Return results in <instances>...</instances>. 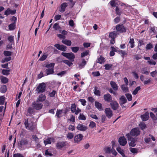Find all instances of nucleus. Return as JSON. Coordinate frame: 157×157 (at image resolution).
Masks as SVG:
<instances>
[{"label": "nucleus", "mask_w": 157, "mask_h": 157, "mask_svg": "<svg viewBox=\"0 0 157 157\" xmlns=\"http://www.w3.org/2000/svg\"><path fill=\"white\" fill-rule=\"evenodd\" d=\"M140 132L139 129L137 128H135L132 129L130 132L127 134L126 136L128 140H129L132 136H137L140 135Z\"/></svg>", "instance_id": "nucleus-1"}, {"label": "nucleus", "mask_w": 157, "mask_h": 157, "mask_svg": "<svg viewBox=\"0 0 157 157\" xmlns=\"http://www.w3.org/2000/svg\"><path fill=\"white\" fill-rule=\"evenodd\" d=\"M24 124L26 128L29 130L33 131L36 128V126L33 122L31 121H28V118L25 119Z\"/></svg>", "instance_id": "nucleus-2"}, {"label": "nucleus", "mask_w": 157, "mask_h": 157, "mask_svg": "<svg viewBox=\"0 0 157 157\" xmlns=\"http://www.w3.org/2000/svg\"><path fill=\"white\" fill-rule=\"evenodd\" d=\"M46 85L44 83H42L40 84L37 87L36 89V91L38 93H41L44 92L46 89Z\"/></svg>", "instance_id": "nucleus-3"}, {"label": "nucleus", "mask_w": 157, "mask_h": 157, "mask_svg": "<svg viewBox=\"0 0 157 157\" xmlns=\"http://www.w3.org/2000/svg\"><path fill=\"white\" fill-rule=\"evenodd\" d=\"M61 55L63 56L66 57L67 58L71 60V61H74L75 58L74 54L72 52L66 53L62 52Z\"/></svg>", "instance_id": "nucleus-4"}, {"label": "nucleus", "mask_w": 157, "mask_h": 157, "mask_svg": "<svg viewBox=\"0 0 157 157\" xmlns=\"http://www.w3.org/2000/svg\"><path fill=\"white\" fill-rule=\"evenodd\" d=\"M116 28L117 32L120 33L126 32V29L122 24H119L116 26Z\"/></svg>", "instance_id": "nucleus-5"}, {"label": "nucleus", "mask_w": 157, "mask_h": 157, "mask_svg": "<svg viewBox=\"0 0 157 157\" xmlns=\"http://www.w3.org/2000/svg\"><path fill=\"white\" fill-rule=\"evenodd\" d=\"M32 106L34 109L40 110L42 108L43 105L41 103H37L34 101L32 103Z\"/></svg>", "instance_id": "nucleus-6"}, {"label": "nucleus", "mask_w": 157, "mask_h": 157, "mask_svg": "<svg viewBox=\"0 0 157 157\" xmlns=\"http://www.w3.org/2000/svg\"><path fill=\"white\" fill-rule=\"evenodd\" d=\"M83 137V135L81 134H78L74 137V140L75 143L78 144L82 140Z\"/></svg>", "instance_id": "nucleus-7"}, {"label": "nucleus", "mask_w": 157, "mask_h": 157, "mask_svg": "<svg viewBox=\"0 0 157 157\" xmlns=\"http://www.w3.org/2000/svg\"><path fill=\"white\" fill-rule=\"evenodd\" d=\"M71 111L72 113H75L77 115L81 112V110L77 108L76 110V106L75 104H73L71 106Z\"/></svg>", "instance_id": "nucleus-8"}, {"label": "nucleus", "mask_w": 157, "mask_h": 157, "mask_svg": "<svg viewBox=\"0 0 157 157\" xmlns=\"http://www.w3.org/2000/svg\"><path fill=\"white\" fill-rule=\"evenodd\" d=\"M128 141L129 145L130 147H134L136 145V142L137 141L136 138H133L131 137L129 140H128Z\"/></svg>", "instance_id": "nucleus-9"}, {"label": "nucleus", "mask_w": 157, "mask_h": 157, "mask_svg": "<svg viewBox=\"0 0 157 157\" xmlns=\"http://www.w3.org/2000/svg\"><path fill=\"white\" fill-rule=\"evenodd\" d=\"M118 142L120 145L124 146L127 143L126 139L124 136L121 137L119 139Z\"/></svg>", "instance_id": "nucleus-10"}, {"label": "nucleus", "mask_w": 157, "mask_h": 157, "mask_svg": "<svg viewBox=\"0 0 157 157\" xmlns=\"http://www.w3.org/2000/svg\"><path fill=\"white\" fill-rule=\"evenodd\" d=\"M66 141L58 142L56 144V147L57 149L62 148L66 145Z\"/></svg>", "instance_id": "nucleus-11"}, {"label": "nucleus", "mask_w": 157, "mask_h": 157, "mask_svg": "<svg viewBox=\"0 0 157 157\" xmlns=\"http://www.w3.org/2000/svg\"><path fill=\"white\" fill-rule=\"evenodd\" d=\"M106 117L109 118L111 117L113 115L111 109L110 108H106L105 110Z\"/></svg>", "instance_id": "nucleus-12"}, {"label": "nucleus", "mask_w": 157, "mask_h": 157, "mask_svg": "<svg viewBox=\"0 0 157 157\" xmlns=\"http://www.w3.org/2000/svg\"><path fill=\"white\" fill-rule=\"evenodd\" d=\"M54 46L56 47L58 49L62 51L65 52L66 51L67 47L64 45H60L59 44H55Z\"/></svg>", "instance_id": "nucleus-13"}, {"label": "nucleus", "mask_w": 157, "mask_h": 157, "mask_svg": "<svg viewBox=\"0 0 157 157\" xmlns=\"http://www.w3.org/2000/svg\"><path fill=\"white\" fill-rule=\"evenodd\" d=\"M76 128L78 130L82 131H85L87 129L86 126L81 124H78L76 127Z\"/></svg>", "instance_id": "nucleus-14"}, {"label": "nucleus", "mask_w": 157, "mask_h": 157, "mask_svg": "<svg viewBox=\"0 0 157 157\" xmlns=\"http://www.w3.org/2000/svg\"><path fill=\"white\" fill-rule=\"evenodd\" d=\"M110 103L112 108L114 110H116L118 109L119 106L118 103L115 101H112Z\"/></svg>", "instance_id": "nucleus-15"}, {"label": "nucleus", "mask_w": 157, "mask_h": 157, "mask_svg": "<svg viewBox=\"0 0 157 157\" xmlns=\"http://www.w3.org/2000/svg\"><path fill=\"white\" fill-rule=\"evenodd\" d=\"M103 98L105 101L107 102H110L112 101V97L109 93L105 94L104 95Z\"/></svg>", "instance_id": "nucleus-16"}, {"label": "nucleus", "mask_w": 157, "mask_h": 157, "mask_svg": "<svg viewBox=\"0 0 157 157\" xmlns=\"http://www.w3.org/2000/svg\"><path fill=\"white\" fill-rule=\"evenodd\" d=\"M16 10H12L10 8H8L5 12L4 14L6 15H8L10 14L13 15L16 13Z\"/></svg>", "instance_id": "nucleus-17"}, {"label": "nucleus", "mask_w": 157, "mask_h": 157, "mask_svg": "<svg viewBox=\"0 0 157 157\" xmlns=\"http://www.w3.org/2000/svg\"><path fill=\"white\" fill-rule=\"evenodd\" d=\"M46 98V97L44 95L41 94L39 96L38 98L37 99L36 102H39L44 101Z\"/></svg>", "instance_id": "nucleus-18"}, {"label": "nucleus", "mask_w": 157, "mask_h": 157, "mask_svg": "<svg viewBox=\"0 0 157 157\" xmlns=\"http://www.w3.org/2000/svg\"><path fill=\"white\" fill-rule=\"evenodd\" d=\"M54 69L53 68H49L46 69L45 71L46 72L45 75H49L53 74L54 72Z\"/></svg>", "instance_id": "nucleus-19"}, {"label": "nucleus", "mask_w": 157, "mask_h": 157, "mask_svg": "<svg viewBox=\"0 0 157 157\" xmlns=\"http://www.w3.org/2000/svg\"><path fill=\"white\" fill-rule=\"evenodd\" d=\"M149 137H147L145 138L144 141L145 142L147 143H149L151 141V139L152 140L155 141V138L153 136L151 135H149Z\"/></svg>", "instance_id": "nucleus-20"}, {"label": "nucleus", "mask_w": 157, "mask_h": 157, "mask_svg": "<svg viewBox=\"0 0 157 157\" xmlns=\"http://www.w3.org/2000/svg\"><path fill=\"white\" fill-rule=\"evenodd\" d=\"M141 117L143 121H147L149 117L148 113L147 112L144 114L141 115Z\"/></svg>", "instance_id": "nucleus-21"}, {"label": "nucleus", "mask_w": 157, "mask_h": 157, "mask_svg": "<svg viewBox=\"0 0 157 157\" xmlns=\"http://www.w3.org/2000/svg\"><path fill=\"white\" fill-rule=\"evenodd\" d=\"M119 103L120 105L124 104L127 102V100L124 96H121L120 98Z\"/></svg>", "instance_id": "nucleus-22"}, {"label": "nucleus", "mask_w": 157, "mask_h": 157, "mask_svg": "<svg viewBox=\"0 0 157 157\" xmlns=\"http://www.w3.org/2000/svg\"><path fill=\"white\" fill-rule=\"evenodd\" d=\"M67 6V3L65 2L62 3L60 6V11L61 12L63 13L64 12L66 7Z\"/></svg>", "instance_id": "nucleus-23"}, {"label": "nucleus", "mask_w": 157, "mask_h": 157, "mask_svg": "<svg viewBox=\"0 0 157 157\" xmlns=\"http://www.w3.org/2000/svg\"><path fill=\"white\" fill-rule=\"evenodd\" d=\"M27 116H29L30 115L33 114L35 112L34 109L33 108L29 107L27 110Z\"/></svg>", "instance_id": "nucleus-24"}, {"label": "nucleus", "mask_w": 157, "mask_h": 157, "mask_svg": "<svg viewBox=\"0 0 157 157\" xmlns=\"http://www.w3.org/2000/svg\"><path fill=\"white\" fill-rule=\"evenodd\" d=\"M110 84L113 89L115 90H117L118 89V86L115 82L111 81L110 82Z\"/></svg>", "instance_id": "nucleus-25"}, {"label": "nucleus", "mask_w": 157, "mask_h": 157, "mask_svg": "<svg viewBox=\"0 0 157 157\" xmlns=\"http://www.w3.org/2000/svg\"><path fill=\"white\" fill-rule=\"evenodd\" d=\"M95 105L96 107L100 111L103 110L102 105L101 103L98 101H95Z\"/></svg>", "instance_id": "nucleus-26"}, {"label": "nucleus", "mask_w": 157, "mask_h": 157, "mask_svg": "<svg viewBox=\"0 0 157 157\" xmlns=\"http://www.w3.org/2000/svg\"><path fill=\"white\" fill-rule=\"evenodd\" d=\"M62 42L63 44L68 46H71V41L67 39H63L62 40Z\"/></svg>", "instance_id": "nucleus-27"}, {"label": "nucleus", "mask_w": 157, "mask_h": 157, "mask_svg": "<svg viewBox=\"0 0 157 157\" xmlns=\"http://www.w3.org/2000/svg\"><path fill=\"white\" fill-rule=\"evenodd\" d=\"M86 63V61L84 59L82 60V63L78 64V68L81 69L84 67V66Z\"/></svg>", "instance_id": "nucleus-28"}, {"label": "nucleus", "mask_w": 157, "mask_h": 157, "mask_svg": "<svg viewBox=\"0 0 157 157\" xmlns=\"http://www.w3.org/2000/svg\"><path fill=\"white\" fill-rule=\"evenodd\" d=\"M28 143V142L27 140L25 139H22L18 143V144L20 146H22V145H26Z\"/></svg>", "instance_id": "nucleus-29"}, {"label": "nucleus", "mask_w": 157, "mask_h": 157, "mask_svg": "<svg viewBox=\"0 0 157 157\" xmlns=\"http://www.w3.org/2000/svg\"><path fill=\"white\" fill-rule=\"evenodd\" d=\"M121 87L122 90L124 92L126 93L128 91V88L127 85H123L121 86Z\"/></svg>", "instance_id": "nucleus-30"}, {"label": "nucleus", "mask_w": 157, "mask_h": 157, "mask_svg": "<svg viewBox=\"0 0 157 157\" xmlns=\"http://www.w3.org/2000/svg\"><path fill=\"white\" fill-rule=\"evenodd\" d=\"M117 33L114 31L110 33L109 37L111 39L115 38L116 37Z\"/></svg>", "instance_id": "nucleus-31"}, {"label": "nucleus", "mask_w": 157, "mask_h": 157, "mask_svg": "<svg viewBox=\"0 0 157 157\" xmlns=\"http://www.w3.org/2000/svg\"><path fill=\"white\" fill-rule=\"evenodd\" d=\"M52 138H48L46 139L45 140H44V142L45 145H46L47 144H50L52 143Z\"/></svg>", "instance_id": "nucleus-32"}, {"label": "nucleus", "mask_w": 157, "mask_h": 157, "mask_svg": "<svg viewBox=\"0 0 157 157\" xmlns=\"http://www.w3.org/2000/svg\"><path fill=\"white\" fill-rule=\"evenodd\" d=\"M105 61V59L102 56H101L100 57L98 58L97 63L100 64H102Z\"/></svg>", "instance_id": "nucleus-33"}, {"label": "nucleus", "mask_w": 157, "mask_h": 157, "mask_svg": "<svg viewBox=\"0 0 157 157\" xmlns=\"http://www.w3.org/2000/svg\"><path fill=\"white\" fill-rule=\"evenodd\" d=\"M117 150L123 157H125V155L123 152V150L120 147H117Z\"/></svg>", "instance_id": "nucleus-34"}, {"label": "nucleus", "mask_w": 157, "mask_h": 157, "mask_svg": "<svg viewBox=\"0 0 157 157\" xmlns=\"http://www.w3.org/2000/svg\"><path fill=\"white\" fill-rule=\"evenodd\" d=\"M94 90V94L96 95L99 96L100 95V91L99 90H98V87L96 86L95 87Z\"/></svg>", "instance_id": "nucleus-35"}, {"label": "nucleus", "mask_w": 157, "mask_h": 157, "mask_svg": "<svg viewBox=\"0 0 157 157\" xmlns=\"http://www.w3.org/2000/svg\"><path fill=\"white\" fill-rule=\"evenodd\" d=\"M1 82L3 83H6L8 82V79L6 77L2 76L1 77Z\"/></svg>", "instance_id": "nucleus-36"}, {"label": "nucleus", "mask_w": 157, "mask_h": 157, "mask_svg": "<svg viewBox=\"0 0 157 157\" xmlns=\"http://www.w3.org/2000/svg\"><path fill=\"white\" fill-rule=\"evenodd\" d=\"M142 57V56L141 55L139 54H137L134 56L133 59L137 60L141 59Z\"/></svg>", "instance_id": "nucleus-37"}, {"label": "nucleus", "mask_w": 157, "mask_h": 157, "mask_svg": "<svg viewBox=\"0 0 157 157\" xmlns=\"http://www.w3.org/2000/svg\"><path fill=\"white\" fill-rule=\"evenodd\" d=\"M1 91L2 92L4 93L6 92L7 90L6 87L5 85H2L1 88Z\"/></svg>", "instance_id": "nucleus-38"}, {"label": "nucleus", "mask_w": 157, "mask_h": 157, "mask_svg": "<svg viewBox=\"0 0 157 157\" xmlns=\"http://www.w3.org/2000/svg\"><path fill=\"white\" fill-rule=\"evenodd\" d=\"M140 89L141 88L140 86H138L135 89V90L132 92V94L133 95H136L137 94L138 91L139 90H140Z\"/></svg>", "instance_id": "nucleus-39"}, {"label": "nucleus", "mask_w": 157, "mask_h": 157, "mask_svg": "<svg viewBox=\"0 0 157 157\" xmlns=\"http://www.w3.org/2000/svg\"><path fill=\"white\" fill-rule=\"evenodd\" d=\"M129 43L131 45V48H133L134 47V41L133 39L130 38Z\"/></svg>", "instance_id": "nucleus-40"}, {"label": "nucleus", "mask_w": 157, "mask_h": 157, "mask_svg": "<svg viewBox=\"0 0 157 157\" xmlns=\"http://www.w3.org/2000/svg\"><path fill=\"white\" fill-rule=\"evenodd\" d=\"M15 24L13 22L12 24H10L9 25V29L10 30H13L15 28Z\"/></svg>", "instance_id": "nucleus-41"}, {"label": "nucleus", "mask_w": 157, "mask_h": 157, "mask_svg": "<svg viewBox=\"0 0 157 157\" xmlns=\"http://www.w3.org/2000/svg\"><path fill=\"white\" fill-rule=\"evenodd\" d=\"M71 48L72 51L74 53L77 52L79 49V48L78 47H72Z\"/></svg>", "instance_id": "nucleus-42"}, {"label": "nucleus", "mask_w": 157, "mask_h": 157, "mask_svg": "<svg viewBox=\"0 0 157 157\" xmlns=\"http://www.w3.org/2000/svg\"><path fill=\"white\" fill-rule=\"evenodd\" d=\"M10 71L9 70L3 69L2 70V73L3 75H7L10 74Z\"/></svg>", "instance_id": "nucleus-43"}, {"label": "nucleus", "mask_w": 157, "mask_h": 157, "mask_svg": "<svg viewBox=\"0 0 157 157\" xmlns=\"http://www.w3.org/2000/svg\"><path fill=\"white\" fill-rule=\"evenodd\" d=\"M116 13L118 15H120L122 13L121 10L118 8L117 7H116Z\"/></svg>", "instance_id": "nucleus-44"}, {"label": "nucleus", "mask_w": 157, "mask_h": 157, "mask_svg": "<svg viewBox=\"0 0 157 157\" xmlns=\"http://www.w3.org/2000/svg\"><path fill=\"white\" fill-rule=\"evenodd\" d=\"M139 126L141 129L142 130L145 129L146 127V125L143 122L140 123L139 124Z\"/></svg>", "instance_id": "nucleus-45"}, {"label": "nucleus", "mask_w": 157, "mask_h": 157, "mask_svg": "<svg viewBox=\"0 0 157 157\" xmlns=\"http://www.w3.org/2000/svg\"><path fill=\"white\" fill-rule=\"evenodd\" d=\"M8 40L10 43H13L14 42V36H10L8 37Z\"/></svg>", "instance_id": "nucleus-46"}, {"label": "nucleus", "mask_w": 157, "mask_h": 157, "mask_svg": "<svg viewBox=\"0 0 157 157\" xmlns=\"http://www.w3.org/2000/svg\"><path fill=\"white\" fill-rule=\"evenodd\" d=\"M5 97L2 96L0 97V105H3L4 103Z\"/></svg>", "instance_id": "nucleus-47"}, {"label": "nucleus", "mask_w": 157, "mask_h": 157, "mask_svg": "<svg viewBox=\"0 0 157 157\" xmlns=\"http://www.w3.org/2000/svg\"><path fill=\"white\" fill-rule=\"evenodd\" d=\"M118 52L119 53H121V56L123 58H124V56L125 55H127V53L125 51L122 50H119Z\"/></svg>", "instance_id": "nucleus-48"}, {"label": "nucleus", "mask_w": 157, "mask_h": 157, "mask_svg": "<svg viewBox=\"0 0 157 157\" xmlns=\"http://www.w3.org/2000/svg\"><path fill=\"white\" fill-rule=\"evenodd\" d=\"M74 137V134L71 132H69L67 135V137L70 139H72Z\"/></svg>", "instance_id": "nucleus-49"}, {"label": "nucleus", "mask_w": 157, "mask_h": 157, "mask_svg": "<svg viewBox=\"0 0 157 157\" xmlns=\"http://www.w3.org/2000/svg\"><path fill=\"white\" fill-rule=\"evenodd\" d=\"M55 65V63H52L49 64H47L45 66V67L46 68H54Z\"/></svg>", "instance_id": "nucleus-50"}, {"label": "nucleus", "mask_w": 157, "mask_h": 157, "mask_svg": "<svg viewBox=\"0 0 157 157\" xmlns=\"http://www.w3.org/2000/svg\"><path fill=\"white\" fill-rule=\"evenodd\" d=\"M63 62L67 64L69 66H71L73 64L72 63L67 60H63Z\"/></svg>", "instance_id": "nucleus-51"}, {"label": "nucleus", "mask_w": 157, "mask_h": 157, "mask_svg": "<svg viewBox=\"0 0 157 157\" xmlns=\"http://www.w3.org/2000/svg\"><path fill=\"white\" fill-rule=\"evenodd\" d=\"M125 96L129 101H130L132 100V97L131 94H126Z\"/></svg>", "instance_id": "nucleus-52"}, {"label": "nucleus", "mask_w": 157, "mask_h": 157, "mask_svg": "<svg viewBox=\"0 0 157 157\" xmlns=\"http://www.w3.org/2000/svg\"><path fill=\"white\" fill-rule=\"evenodd\" d=\"M104 150L106 153H109L112 151V149L110 147H106L104 148Z\"/></svg>", "instance_id": "nucleus-53"}, {"label": "nucleus", "mask_w": 157, "mask_h": 157, "mask_svg": "<svg viewBox=\"0 0 157 157\" xmlns=\"http://www.w3.org/2000/svg\"><path fill=\"white\" fill-rule=\"evenodd\" d=\"M89 126L91 128H93L96 126V124L94 121H91L90 122Z\"/></svg>", "instance_id": "nucleus-54"}, {"label": "nucleus", "mask_w": 157, "mask_h": 157, "mask_svg": "<svg viewBox=\"0 0 157 157\" xmlns=\"http://www.w3.org/2000/svg\"><path fill=\"white\" fill-rule=\"evenodd\" d=\"M78 119L80 120H85L86 119L85 117L82 114L80 113L79 116L78 117Z\"/></svg>", "instance_id": "nucleus-55"}, {"label": "nucleus", "mask_w": 157, "mask_h": 157, "mask_svg": "<svg viewBox=\"0 0 157 157\" xmlns=\"http://www.w3.org/2000/svg\"><path fill=\"white\" fill-rule=\"evenodd\" d=\"M130 151L133 153H136L138 152V150L137 149L135 148H130Z\"/></svg>", "instance_id": "nucleus-56"}, {"label": "nucleus", "mask_w": 157, "mask_h": 157, "mask_svg": "<svg viewBox=\"0 0 157 157\" xmlns=\"http://www.w3.org/2000/svg\"><path fill=\"white\" fill-rule=\"evenodd\" d=\"M89 54V52L88 51H86L84 52H83L81 53V57H83L86 56H87Z\"/></svg>", "instance_id": "nucleus-57"}, {"label": "nucleus", "mask_w": 157, "mask_h": 157, "mask_svg": "<svg viewBox=\"0 0 157 157\" xmlns=\"http://www.w3.org/2000/svg\"><path fill=\"white\" fill-rule=\"evenodd\" d=\"M4 54L6 56H10L11 55V52L9 51H5L4 52Z\"/></svg>", "instance_id": "nucleus-58"}, {"label": "nucleus", "mask_w": 157, "mask_h": 157, "mask_svg": "<svg viewBox=\"0 0 157 157\" xmlns=\"http://www.w3.org/2000/svg\"><path fill=\"white\" fill-rule=\"evenodd\" d=\"M112 65L110 64H106L105 65V69L107 70H109L111 68Z\"/></svg>", "instance_id": "nucleus-59"}, {"label": "nucleus", "mask_w": 157, "mask_h": 157, "mask_svg": "<svg viewBox=\"0 0 157 157\" xmlns=\"http://www.w3.org/2000/svg\"><path fill=\"white\" fill-rule=\"evenodd\" d=\"M53 28L56 30H58L59 29L60 27L59 26L58 24L56 23L54 25Z\"/></svg>", "instance_id": "nucleus-60"}, {"label": "nucleus", "mask_w": 157, "mask_h": 157, "mask_svg": "<svg viewBox=\"0 0 157 157\" xmlns=\"http://www.w3.org/2000/svg\"><path fill=\"white\" fill-rule=\"evenodd\" d=\"M150 116L152 118V119L154 120H157L156 117V116H155V114L152 112H150Z\"/></svg>", "instance_id": "nucleus-61"}, {"label": "nucleus", "mask_w": 157, "mask_h": 157, "mask_svg": "<svg viewBox=\"0 0 157 157\" xmlns=\"http://www.w3.org/2000/svg\"><path fill=\"white\" fill-rule=\"evenodd\" d=\"M92 74L94 76H98L100 75V74L99 71L93 72L92 73Z\"/></svg>", "instance_id": "nucleus-62"}, {"label": "nucleus", "mask_w": 157, "mask_h": 157, "mask_svg": "<svg viewBox=\"0 0 157 157\" xmlns=\"http://www.w3.org/2000/svg\"><path fill=\"white\" fill-rule=\"evenodd\" d=\"M110 4L112 7L116 6L115 1L114 0H111L109 2Z\"/></svg>", "instance_id": "nucleus-63"}, {"label": "nucleus", "mask_w": 157, "mask_h": 157, "mask_svg": "<svg viewBox=\"0 0 157 157\" xmlns=\"http://www.w3.org/2000/svg\"><path fill=\"white\" fill-rule=\"evenodd\" d=\"M13 157H24L23 155L20 153H16L14 154Z\"/></svg>", "instance_id": "nucleus-64"}]
</instances>
